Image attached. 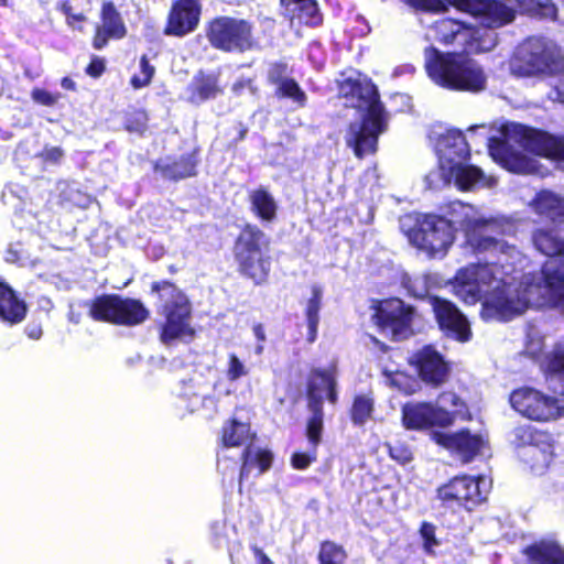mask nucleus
I'll list each match as a JSON object with an SVG mask.
<instances>
[{"instance_id": "nucleus-29", "label": "nucleus", "mask_w": 564, "mask_h": 564, "mask_svg": "<svg viewBox=\"0 0 564 564\" xmlns=\"http://www.w3.org/2000/svg\"><path fill=\"white\" fill-rule=\"evenodd\" d=\"M251 210L264 221H272L276 216L278 204L265 188L254 189L249 195Z\"/></svg>"}, {"instance_id": "nucleus-1", "label": "nucleus", "mask_w": 564, "mask_h": 564, "mask_svg": "<svg viewBox=\"0 0 564 564\" xmlns=\"http://www.w3.org/2000/svg\"><path fill=\"white\" fill-rule=\"evenodd\" d=\"M453 210L465 230L467 242L477 252H489L491 261L470 264L457 271L452 283L454 293L474 304L482 299L485 321H509L529 307L555 306L564 312V240L554 230L536 229L534 247L550 260L541 274H524L519 282L511 274L521 264L522 253L491 235H506L511 225L505 219L486 218L471 206L455 203Z\"/></svg>"}, {"instance_id": "nucleus-8", "label": "nucleus", "mask_w": 564, "mask_h": 564, "mask_svg": "<svg viewBox=\"0 0 564 564\" xmlns=\"http://www.w3.org/2000/svg\"><path fill=\"white\" fill-rule=\"evenodd\" d=\"M265 236L257 227L247 226L239 235L235 254L241 271L261 283L270 271L269 259L264 256Z\"/></svg>"}, {"instance_id": "nucleus-28", "label": "nucleus", "mask_w": 564, "mask_h": 564, "mask_svg": "<svg viewBox=\"0 0 564 564\" xmlns=\"http://www.w3.org/2000/svg\"><path fill=\"white\" fill-rule=\"evenodd\" d=\"M281 4L291 19L296 17L306 24H318L321 22L317 3L314 0H281Z\"/></svg>"}, {"instance_id": "nucleus-50", "label": "nucleus", "mask_w": 564, "mask_h": 564, "mask_svg": "<svg viewBox=\"0 0 564 564\" xmlns=\"http://www.w3.org/2000/svg\"><path fill=\"white\" fill-rule=\"evenodd\" d=\"M105 69L104 61L100 58H94L87 67V73L93 77H98Z\"/></svg>"}, {"instance_id": "nucleus-7", "label": "nucleus", "mask_w": 564, "mask_h": 564, "mask_svg": "<svg viewBox=\"0 0 564 564\" xmlns=\"http://www.w3.org/2000/svg\"><path fill=\"white\" fill-rule=\"evenodd\" d=\"M153 290L159 292L164 302L162 313L165 316V323L162 327L161 340L167 345L175 339L191 338L194 330L189 325L191 306L187 297L169 282L154 284Z\"/></svg>"}, {"instance_id": "nucleus-11", "label": "nucleus", "mask_w": 564, "mask_h": 564, "mask_svg": "<svg viewBox=\"0 0 564 564\" xmlns=\"http://www.w3.org/2000/svg\"><path fill=\"white\" fill-rule=\"evenodd\" d=\"M510 404L520 415L535 422H551L564 416V400L534 388L512 391Z\"/></svg>"}, {"instance_id": "nucleus-30", "label": "nucleus", "mask_w": 564, "mask_h": 564, "mask_svg": "<svg viewBox=\"0 0 564 564\" xmlns=\"http://www.w3.org/2000/svg\"><path fill=\"white\" fill-rule=\"evenodd\" d=\"M250 427L247 424L232 420L223 429L221 441L226 447H236L251 440Z\"/></svg>"}, {"instance_id": "nucleus-17", "label": "nucleus", "mask_w": 564, "mask_h": 564, "mask_svg": "<svg viewBox=\"0 0 564 564\" xmlns=\"http://www.w3.org/2000/svg\"><path fill=\"white\" fill-rule=\"evenodd\" d=\"M413 310L399 299H391L382 302L373 319L376 324L395 340L406 338L411 334Z\"/></svg>"}, {"instance_id": "nucleus-37", "label": "nucleus", "mask_w": 564, "mask_h": 564, "mask_svg": "<svg viewBox=\"0 0 564 564\" xmlns=\"http://www.w3.org/2000/svg\"><path fill=\"white\" fill-rule=\"evenodd\" d=\"M318 558L321 564H343L346 560V552L333 542H324Z\"/></svg>"}, {"instance_id": "nucleus-27", "label": "nucleus", "mask_w": 564, "mask_h": 564, "mask_svg": "<svg viewBox=\"0 0 564 564\" xmlns=\"http://www.w3.org/2000/svg\"><path fill=\"white\" fill-rule=\"evenodd\" d=\"M531 564H564V550L554 541H541L525 549Z\"/></svg>"}, {"instance_id": "nucleus-33", "label": "nucleus", "mask_w": 564, "mask_h": 564, "mask_svg": "<svg viewBox=\"0 0 564 564\" xmlns=\"http://www.w3.org/2000/svg\"><path fill=\"white\" fill-rule=\"evenodd\" d=\"M102 24L99 26L109 36L122 37L126 34L124 24L112 3H105L102 7Z\"/></svg>"}, {"instance_id": "nucleus-31", "label": "nucleus", "mask_w": 564, "mask_h": 564, "mask_svg": "<svg viewBox=\"0 0 564 564\" xmlns=\"http://www.w3.org/2000/svg\"><path fill=\"white\" fill-rule=\"evenodd\" d=\"M323 291L318 285L312 286V296L306 304V319L308 326V340L314 341L317 334V327L319 323V310L322 306Z\"/></svg>"}, {"instance_id": "nucleus-36", "label": "nucleus", "mask_w": 564, "mask_h": 564, "mask_svg": "<svg viewBox=\"0 0 564 564\" xmlns=\"http://www.w3.org/2000/svg\"><path fill=\"white\" fill-rule=\"evenodd\" d=\"M373 411V400L367 395L355 398L351 406V420L356 425H364Z\"/></svg>"}, {"instance_id": "nucleus-10", "label": "nucleus", "mask_w": 564, "mask_h": 564, "mask_svg": "<svg viewBox=\"0 0 564 564\" xmlns=\"http://www.w3.org/2000/svg\"><path fill=\"white\" fill-rule=\"evenodd\" d=\"M89 316L99 322L133 326L144 322L149 312L138 300L101 295L89 303Z\"/></svg>"}, {"instance_id": "nucleus-41", "label": "nucleus", "mask_w": 564, "mask_h": 564, "mask_svg": "<svg viewBox=\"0 0 564 564\" xmlns=\"http://www.w3.org/2000/svg\"><path fill=\"white\" fill-rule=\"evenodd\" d=\"M249 373L248 367L239 359L236 354H229L226 377L229 381H237Z\"/></svg>"}, {"instance_id": "nucleus-49", "label": "nucleus", "mask_w": 564, "mask_h": 564, "mask_svg": "<svg viewBox=\"0 0 564 564\" xmlns=\"http://www.w3.org/2000/svg\"><path fill=\"white\" fill-rule=\"evenodd\" d=\"M390 455L402 464L411 460V453L406 448L400 446L390 447Z\"/></svg>"}, {"instance_id": "nucleus-24", "label": "nucleus", "mask_w": 564, "mask_h": 564, "mask_svg": "<svg viewBox=\"0 0 564 564\" xmlns=\"http://www.w3.org/2000/svg\"><path fill=\"white\" fill-rule=\"evenodd\" d=\"M432 437L435 443L457 453L464 462H469L484 444L479 435H471L468 431L452 434L434 432Z\"/></svg>"}, {"instance_id": "nucleus-25", "label": "nucleus", "mask_w": 564, "mask_h": 564, "mask_svg": "<svg viewBox=\"0 0 564 564\" xmlns=\"http://www.w3.org/2000/svg\"><path fill=\"white\" fill-rule=\"evenodd\" d=\"M533 210L554 224L564 223V197L551 191H541L530 203Z\"/></svg>"}, {"instance_id": "nucleus-52", "label": "nucleus", "mask_w": 564, "mask_h": 564, "mask_svg": "<svg viewBox=\"0 0 564 564\" xmlns=\"http://www.w3.org/2000/svg\"><path fill=\"white\" fill-rule=\"evenodd\" d=\"M108 37H110V36L107 34V32H105V30L98 28L96 35L94 37V43H93L94 47L97 50L102 48L106 45Z\"/></svg>"}, {"instance_id": "nucleus-56", "label": "nucleus", "mask_w": 564, "mask_h": 564, "mask_svg": "<svg viewBox=\"0 0 564 564\" xmlns=\"http://www.w3.org/2000/svg\"><path fill=\"white\" fill-rule=\"evenodd\" d=\"M253 333L259 340L263 341L265 339L264 329L261 325H256L253 327Z\"/></svg>"}, {"instance_id": "nucleus-42", "label": "nucleus", "mask_w": 564, "mask_h": 564, "mask_svg": "<svg viewBox=\"0 0 564 564\" xmlns=\"http://www.w3.org/2000/svg\"><path fill=\"white\" fill-rule=\"evenodd\" d=\"M154 67L149 64L147 56H142L140 61V74L131 78V84L134 88H142L150 84L153 75Z\"/></svg>"}, {"instance_id": "nucleus-55", "label": "nucleus", "mask_w": 564, "mask_h": 564, "mask_svg": "<svg viewBox=\"0 0 564 564\" xmlns=\"http://www.w3.org/2000/svg\"><path fill=\"white\" fill-rule=\"evenodd\" d=\"M67 24L73 29H76V22H83L85 20V15L83 13L72 12V15L66 17Z\"/></svg>"}, {"instance_id": "nucleus-20", "label": "nucleus", "mask_w": 564, "mask_h": 564, "mask_svg": "<svg viewBox=\"0 0 564 564\" xmlns=\"http://www.w3.org/2000/svg\"><path fill=\"white\" fill-rule=\"evenodd\" d=\"M200 6L197 0H178L173 4L165 34L183 36L193 32L199 22Z\"/></svg>"}, {"instance_id": "nucleus-48", "label": "nucleus", "mask_w": 564, "mask_h": 564, "mask_svg": "<svg viewBox=\"0 0 564 564\" xmlns=\"http://www.w3.org/2000/svg\"><path fill=\"white\" fill-rule=\"evenodd\" d=\"M421 535L424 539V547L426 551H431L433 546L437 544L435 539V529L430 523H423L421 527Z\"/></svg>"}, {"instance_id": "nucleus-58", "label": "nucleus", "mask_w": 564, "mask_h": 564, "mask_svg": "<svg viewBox=\"0 0 564 564\" xmlns=\"http://www.w3.org/2000/svg\"><path fill=\"white\" fill-rule=\"evenodd\" d=\"M62 87L65 89L74 90L75 83L70 78L65 77L62 79Z\"/></svg>"}, {"instance_id": "nucleus-51", "label": "nucleus", "mask_w": 564, "mask_h": 564, "mask_svg": "<svg viewBox=\"0 0 564 564\" xmlns=\"http://www.w3.org/2000/svg\"><path fill=\"white\" fill-rule=\"evenodd\" d=\"M135 120H137V126H133L131 122H129L127 124V129L129 131H134V132H142L145 128V121H147V116L145 113L143 112H138L135 115Z\"/></svg>"}, {"instance_id": "nucleus-3", "label": "nucleus", "mask_w": 564, "mask_h": 564, "mask_svg": "<svg viewBox=\"0 0 564 564\" xmlns=\"http://www.w3.org/2000/svg\"><path fill=\"white\" fill-rule=\"evenodd\" d=\"M500 134V139H490L489 152L495 160L506 162L508 169L519 173H530L535 169L525 155L514 150L516 145L525 152L553 160L564 169V137H553L514 122L501 126Z\"/></svg>"}, {"instance_id": "nucleus-64", "label": "nucleus", "mask_w": 564, "mask_h": 564, "mask_svg": "<svg viewBox=\"0 0 564 564\" xmlns=\"http://www.w3.org/2000/svg\"><path fill=\"white\" fill-rule=\"evenodd\" d=\"M0 3H1L2 6H7V0H0Z\"/></svg>"}, {"instance_id": "nucleus-14", "label": "nucleus", "mask_w": 564, "mask_h": 564, "mask_svg": "<svg viewBox=\"0 0 564 564\" xmlns=\"http://www.w3.org/2000/svg\"><path fill=\"white\" fill-rule=\"evenodd\" d=\"M479 31L454 20L440 19L429 26L425 37L429 41H438L442 43L457 42L466 45L467 50L473 52H489L498 41L497 33L486 32V36H478Z\"/></svg>"}, {"instance_id": "nucleus-15", "label": "nucleus", "mask_w": 564, "mask_h": 564, "mask_svg": "<svg viewBox=\"0 0 564 564\" xmlns=\"http://www.w3.org/2000/svg\"><path fill=\"white\" fill-rule=\"evenodd\" d=\"M487 485L485 477H455L438 489V498L448 507L462 506L470 510L486 499Z\"/></svg>"}, {"instance_id": "nucleus-2", "label": "nucleus", "mask_w": 564, "mask_h": 564, "mask_svg": "<svg viewBox=\"0 0 564 564\" xmlns=\"http://www.w3.org/2000/svg\"><path fill=\"white\" fill-rule=\"evenodd\" d=\"M339 95L346 107L355 108L360 113L345 132L346 145L358 159L376 153L378 138L387 129V115L376 87L366 79L346 78L339 84Z\"/></svg>"}, {"instance_id": "nucleus-9", "label": "nucleus", "mask_w": 564, "mask_h": 564, "mask_svg": "<svg viewBox=\"0 0 564 564\" xmlns=\"http://www.w3.org/2000/svg\"><path fill=\"white\" fill-rule=\"evenodd\" d=\"M511 442L521 448L522 460L536 471L549 467L554 456V441L551 434L530 424H520L511 432Z\"/></svg>"}, {"instance_id": "nucleus-39", "label": "nucleus", "mask_w": 564, "mask_h": 564, "mask_svg": "<svg viewBox=\"0 0 564 564\" xmlns=\"http://www.w3.org/2000/svg\"><path fill=\"white\" fill-rule=\"evenodd\" d=\"M313 413L307 424V437L310 442L316 446L321 440V433L323 429V408L310 409Z\"/></svg>"}, {"instance_id": "nucleus-6", "label": "nucleus", "mask_w": 564, "mask_h": 564, "mask_svg": "<svg viewBox=\"0 0 564 564\" xmlns=\"http://www.w3.org/2000/svg\"><path fill=\"white\" fill-rule=\"evenodd\" d=\"M563 67V58L555 45L542 39H529L522 43L510 62L512 74L521 77L554 74Z\"/></svg>"}, {"instance_id": "nucleus-35", "label": "nucleus", "mask_w": 564, "mask_h": 564, "mask_svg": "<svg viewBox=\"0 0 564 564\" xmlns=\"http://www.w3.org/2000/svg\"><path fill=\"white\" fill-rule=\"evenodd\" d=\"M271 460L272 454L270 452L247 448L243 453V465L240 470V481L248 476L250 465L257 463L260 468V473H263L270 467Z\"/></svg>"}, {"instance_id": "nucleus-12", "label": "nucleus", "mask_w": 564, "mask_h": 564, "mask_svg": "<svg viewBox=\"0 0 564 564\" xmlns=\"http://www.w3.org/2000/svg\"><path fill=\"white\" fill-rule=\"evenodd\" d=\"M206 36L213 47L224 52L242 53L256 44L252 25L243 19L230 17L214 19L208 24Z\"/></svg>"}, {"instance_id": "nucleus-59", "label": "nucleus", "mask_w": 564, "mask_h": 564, "mask_svg": "<svg viewBox=\"0 0 564 564\" xmlns=\"http://www.w3.org/2000/svg\"><path fill=\"white\" fill-rule=\"evenodd\" d=\"M61 11L66 15V17H69L72 15V12H73V8L72 6L68 3V2H63L59 7Z\"/></svg>"}, {"instance_id": "nucleus-13", "label": "nucleus", "mask_w": 564, "mask_h": 564, "mask_svg": "<svg viewBox=\"0 0 564 564\" xmlns=\"http://www.w3.org/2000/svg\"><path fill=\"white\" fill-rule=\"evenodd\" d=\"M410 242L430 257H443L454 241V229L449 220L435 215H425L417 227L406 231Z\"/></svg>"}, {"instance_id": "nucleus-40", "label": "nucleus", "mask_w": 564, "mask_h": 564, "mask_svg": "<svg viewBox=\"0 0 564 564\" xmlns=\"http://www.w3.org/2000/svg\"><path fill=\"white\" fill-rule=\"evenodd\" d=\"M279 94L283 97L292 98L299 105H304L305 102V94L299 87V85L293 79H283L280 82L278 87Z\"/></svg>"}, {"instance_id": "nucleus-62", "label": "nucleus", "mask_w": 564, "mask_h": 564, "mask_svg": "<svg viewBox=\"0 0 564 564\" xmlns=\"http://www.w3.org/2000/svg\"><path fill=\"white\" fill-rule=\"evenodd\" d=\"M406 221H411V217H405V218L401 219V226H402V228H404V227H405Z\"/></svg>"}, {"instance_id": "nucleus-44", "label": "nucleus", "mask_w": 564, "mask_h": 564, "mask_svg": "<svg viewBox=\"0 0 564 564\" xmlns=\"http://www.w3.org/2000/svg\"><path fill=\"white\" fill-rule=\"evenodd\" d=\"M549 370L564 380V347H557L550 358Z\"/></svg>"}, {"instance_id": "nucleus-21", "label": "nucleus", "mask_w": 564, "mask_h": 564, "mask_svg": "<svg viewBox=\"0 0 564 564\" xmlns=\"http://www.w3.org/2000/svg\"><path fill=\"white\" fill-rule=\"evenodd\" d=\"M413 359L420 378L426 384L438 387L447 380L448 366L441 354L431 346L424 347Z\"/></svg>"}, {"instance_id": "nucleus-47", "label": "nucleus", "mask_w": 564, "mask_h": 564, "mask_svg": "<svg viewBox=\"0 0 564 564\" xmlns=\"http://www.w3.org/2000/svg\"><path fill=\"white\" fill-rule=\"evenodd\" d=\"M316 459L315 453H294L292 455V466L296 469H306L312 462Z\"/></svg>"}, {"instance_id": "nucleus-22", "label": "nucleus", "mask_w": 564, "mask_h": 564, "mask_svg": "<svg viewBox=\"0 0 564 564\" xmlns=\"http://www.w3.org/2000/svg\"><path fill=\"white\" fill-rule=\"evenodd\" d=\"M403 424L406 429H425L430 426H448L451 420L443 410H435L432 403L405 404L402 410Z\"/></svg>"}, {"instance_id": "nucleus-43", "label": "nucleus", "mask_w": 564, "mask_h": 564, "mask_svg": "<svg viewBox=\"0 0 564 564\" xmlns=\"http://www.w3.org/2000/svg\"><path fill=\"white\" fill-rule=\"evenodd\" d=\"M196 91H197L199 100H206V99L216 97L220 90L217 86L216 78L208 77V78L203 79L198 84Z\"/></svg>"}, {"instance_id": "nucleus-46", "label": "nucleus", "mask_w": 564, "mask_h": 564, "mask_svg": "<svg viewBox=\"0 0 564 564\" xmlns=\"http://www.w3.org/2000/svg\"><path fill=\"white\" fill-rule=\"evenodd\" d=\"M32 98L34 101L44 105V106H53L59 99V95H53L44 89H34L32 91Z\"/></svg>"}, {"instance_id": "nucleus-53", "label": "nucleus", "mask_w": 564, "mask_h": 564, "mask_svg": "<svg viewBox=\"0 0 564 564\" xmlns=\"http://www.w3.org/2000/svg\"><path fill=\"white\" fill-rule=\"evenodd\" d=\"M63 155V152L58 148H52L45 151V158L50 161H58Z\"/></svg>"}, {"instance_id": "nucleus-38", "label": "nucleus", "mask_w": 564, "mask_h": 564, "mask_svg": "<svg viewBox=\"0 0 564 564\" xmlns=\"http://www.w3.org/2000/svg\"><path fill=\"white\" fill-rule=\"evenodd\" d=\"M387 383L390 387L395 388L397 390L405 393V394H412L414 393L417 388L419 383L415 379L406 376L403 372H394L387 376Z\"/></svg>"}, {"instance_id": "nucleus-45", "label": "nucleus", "mask_w": 564, "mask_h": 564, "mask_svg": "<svg viewBox=\"0 0 564 564\" xmlns=\"http://www.w3.org/2000/svg\"><path fill=\"white\" fill-rule=\"evenodd\" d=\"M195 174V164L187 160L183 163H175L170 172V176L174 178H185Z\"/></svg>"}, {"instance_id": "nucleus-23", "label": "nucleus", "mask_w": 564, "mask_h": 564, "mask_svg": "<svg viewBox=\"0 0 564 564\" xmlns=\"http://www.w3.org/2000/svg\"><path fill=\"white\" fill-rule=\"evenodd\" d=\"M335 387L336 378L334 369H317L312 371L307 390L308 408L318 411V408H323L325 399L332 403H336L337 393Z\"/></svg>"}, {"instance_id": "nucleus-34", "label": "nucleus", "mask_w": 564, "mask_h": 564, "mask_svg": "<svg viewBox=\"0 0 564 564\" xmlns=\"http://www.w3.org/2000/svg\"><path fill=\"white\" fill-rule=\"evenodd\" d=\"M434 409L445 411L452 425L457 416L464 415L465 404L457 394L448 391L438 395Z\"/></svg>"}, {"instance_id": "nucleus-26", "label": "nucleus", "mask_w": 564, "mask_h": 564, "mask_svg": "<svg viewBox=\"0 0 564 564\" xmlns=\"http://www.w3.org/2000/svg\"><path fill=\"white\" fill-rule=\"evenodd\" d=\"M26 315V305L6 283L0 282V318L10 324L21 323Z\"/></svg>"}, {"instance_id": "nucleus-57", "label": "nucleus", "mask_w": 564, "mask_h": 564, "mask_svg": "<svg viewBox=\"0 0 564 564\" xmlns=\"http://www.w3.org/2000/svg\"><path fill=\"white\" fill-rule=\"evenodd\" d=\"M554 99L558 100L560 102L564 104V83L556 88Z\"/></svg>"}, {"instance_id": "nucleus-19", "label": "nucleus", "mask_w": 564, "mask_h": 564, "mask_svg": "<svg viewBox=\"0 0 564 564\" xmlns=\"http://www.w3.org/2000/svg\"><path fill=\"white\" fill-rule=\"evenodd\" d=\"M430 304L435 314L440 328L449 337L459 341H468L471 337V330L467 318L451 302L430 297Z\"/></svg>"}, {"instance_id": "nucleus-4", "label": "nucleus", "mask_w": 564, "mask_h": 564, "mask_svg": "<svg viewBox=\"0 0 564 564\" xmlns=\"http://www.w3.org/2000/svg\"><path fill=\"white\" fill-rule=\"evenodd\" d=\"M425 69L438 86L452 90L478 93L486 88L487 76L479 64L463 54H442L434 47L424 52Z\"/></svg>"}, {"instance_id": "nucleus-16", "label": "nucleus", "mask_w": 564, "mask_h": 564, "mask_svg": "<svg viewBox=\"0 0 564 564\" xmlns=\"http://www.w3.org/2000/svg\"><path fill=\"white\" fill-rule=\"evenodd\" d=\"M429 187L433 189L441 188L451 183L460 191H475L478 188H491L497 184L494 176L485 175L484 172L466 161L457 164V169L453 173H443L438 176L437 173H429L425 177Z\"/></svg>"}, {"instance_id": "nucleus-61", "label": "nucleus", "mask_w": 564, "mask_h": 564, "mask_svg": "<svg viewBox=\"0 0 564 564\" xmlns=\"http://www.w3.org/2000/svg\"><path fill=\"white\" fill-rule=\"evenodd\" d=\"M261 557V564H274L264 553L259 551Z\"/></svg>"}, {"instance_id": "nucleus-63", "label": "nucleus", "mask_w": 564, "mask_h": 564, "mask_svg": "<svg viewBox=\"0 0 564 564\" xmlns=\"http://www.w3.org/2000/svg\"><path fill=\"white\" fill-rule=\"evenodd\" d=\"M263 350V347L261 345L257 346L256 354L260 355Z\"/></svg>"}, {"instance_id": "nucleus-5", "label": "nucleus", "mask_w": 564, "mask_h": 564, "mask_svg": "<svg viewBox=\"0 0 564 564\" xmlns=\"http://www.w3.org/2000/svg\"><path fill=\"white\" fill-rule=\"evenodd\" d=\"M413 7L427 11H442L447 9V4L459 11L470 13L479 19L481 25L489 29L479 31L478 36H486V32L505 26L516 19V10L498 0H405Z\"/></svg>"}, {"instance_id": "nucleus-60", "label": "nucleus", "mask_w": 564, "mask_h": 564, "mask_svg": "<svg viewBox=\"0 0 564 564\" xmlns=\"http://www.w3.org/2000/svg\"><path fill=\"white\" fill-rule=\"evenodd\" d=\"M247 86V83L243 82V80H240V82H237L236 84H234L232 86V90L238 93L240 91L241 89H243L245 87Z\"/></svg>"}, {"instance_id": "nucleus-54", "label": "nucleus", "mask_w": 564, "mask_h": 564, "mask_svg": "<svg viewBox=\"0 0 564 564\" xmlns=\"http://www.w3.org/2000/svg\"><path fill=\"white\" fill-rule=\"evenodd\" d=\"M25 332L32 339H39L42 336V328L39 325H29Z\"/></svg>"}, {"instance_id": "nucleus-18", "label": "nucleus", "mask_w": 564, "mask_h": 564, "mask_svg": "<svg viewBox=\"0 0 564 564\" xmlns=\"http://www.w3.org/2000/svg\"><path fill=\"white\" fill-rule=\"evenodd\" d=\"M436 153L438 156V176L443 173H453L457 164L467 161L469 158V147L458 130H447L443 133L436 143Z\"/></svg>"}, {"instance_id": "nucleus-32", "label": "nucleus", "mask_w": 564, "mask_h": 564, "mask_svg": "<svg viewBox=\"0 0 564 564\" xmlns=\"http://www.w3.org/2000/svg\"><path fill=\"white\" fill-rule=\"evenodd\" d=\"M514 3L521 12L541 18L555 19L556 6L551 0H508Z\"/></svg>"}]
</instances>
